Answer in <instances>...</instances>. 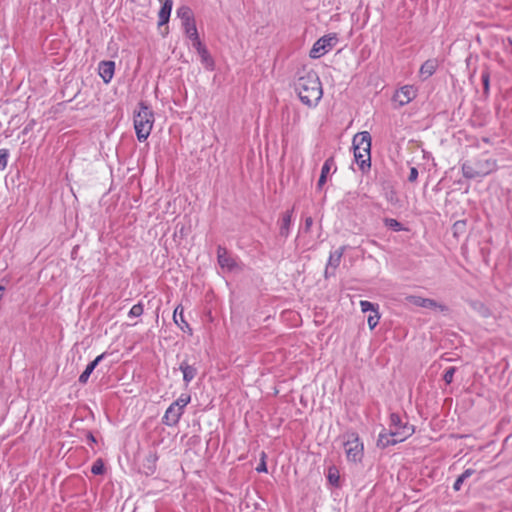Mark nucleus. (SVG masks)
Here are the masks:
<instances>
[{"instance_id": "f704fd0d", "label": "nucleus", "mask_w": 512, "mask_h": 512, "mask_svg": "<svg viewBox=\"0 0 512 512\" xmlns=\"http://www.w3.org/2000/svg\"><path fill=\"white\" fill-rule=\"evenodd\" d=\"M379 318L378 311H376L374 315L368 316L367 323L370 329H374L377 326Z\"/></svg>"}, {"instance_id": "9d476101", "label": "nucleus", "mask_w": 512, "mask_h": 512, "mask_svg": "<svg viewBox=\"0 0 512 512\" xmlns=\"http://www.w3.org/2000/svg\"><path fill=\"white\" fill-rule=\"evenodd\" d=\"M344 250V247H340L339 249L330 253L328 263L325 269V277L334 275L335 269L340 265Z\"/></svg>"}, {"instance_id": "a878e982", "label": "nucleus", "mask_w": 512, "mask_h": 512, "mask_svg": "<svg viewBox=\"0 0 512 512\" xmlns=\"http://www.w3.org/2000/svg\"><path fill=\"white\" fill-rule=\"evenodd\" d=\"M191 396L189 394H181L180 397L171 403L174 407H178L184 412V408L190 403Z\"/></svg>"}, {"instance_id": "39448f33", "label": "nucleus", "mask_w": 512, "mask_h": 512, "mask_svg": "<svg viewBox=\"0 0 512 512\" xmlns=\"http://www.w3.org/2000/svg\"><path fill=\"white\" fill-rule=\"evenodd\" d=\"M415 432L414 428L406 427L401 432H392L389 430H383L377 439V446L379 448H387L388 446L395 445L397 443L403 442L407 438H409Z\"/></svg>"}, {"instance_id": "c756f323", "label": "nucleus", "mask_w": 512, "mask_h": 512, "mask_svg": "<svg viewBox=\"0 0 512 512\" xmlns=\"http://www.w3.org/2000/svg\"><path fill=\"white\" fill-rule=\"evenodd\" d=\"M143 311H144V305L141 302H139L132 306L128 315L130 317H139L143 314Z\"/></svg>"}, {"instance_id": "f8f14e48", "label": "nucleus", "mask_w": 512, "mask_h": 512, "mask_svg": "<svg viewBox=\"0 0 512 512\" xmlns=\"http://www.w3.org/2000/svg\"><path fill=\"white\" fill-rule=\"evenodd\" d=\"M99 75L104 81V83H109L115 71V62L114 61H101L98 66Z\"/></svg>"}, {"instance_id": "1a4fd4ad", "label": "nucleus", "mask_w": 512, "mask_h": 512, "mask_svg": "<svg viewBox=\"0 0 512 512\" xmlns=\"http://www.w3.org/2000/svg\"><path fill=\"white\" fill-rule=\"evenodd\" d=\"M217 260L219 266L229 272L237 266L236 260L229 254L228 250L220 245L217 248Z\"/></svg>"}, {"instance_id": "c03bdc74", "label": "nucleus", "mask_w": 512, "mask_h": 512, "mask_svg": "<svg viewBox=\"0 0 512 512\" xmlns=\"http://www.w3.org/2000/svg\"><path fill=\"white\" fill-rule=\"evenodd\" d=\"M5 291V287L0 285V301L2 300L3 298V292Z\"/></svg>"}, {"instance_id": "f257e3e1", "label": "nucleus", "mask_w": 512, "mask_h": 512, "mask_svg": "<svg viewBox=\"0 0 512 512\" xmlns=\"http://www.w3.org/2000/svg\"><path fill=\"white\" fill-rule=\"evenodd\" d=\"M300 101L308 107H316L323 96V90L318 74L313 71H304L294 84Z\"/></svg>"}, {"instance_id": "72a5a7b5", "label": "nucleus", "mask_w": 512, "mask_h": 512, "mask_svg": "<svg viewBox=\"0 0 512 512\" xmlns=\"http://www.w3.org/2000/svg\"><path fill=\"white\" fill-rule=\"evenodd\" d=\"M406 301L412 305L422 307L424 298L420 296L410 295L406 297Z\"/></svg>"}, {"instance_id": "473e14b6", "label": "nucleus", "mask_w": 512, "mask_h": 512, "mask_svg": "<svg viewBox=\"0 0 512 512\" xmlns=\"http://www.w3.org/2000/svg\"><path fill=\"white\" fill-rule=\"evenodd\" d=\"M360 307H361L362 312H368V311L376 312L377 311V306H375L373 303L366 301V300L360 301Z\"/></svg>"}, {"instance_id": "f03ea898", "label": "nucleus", "mask_w": 512, "mask_h": 512, "mask_svg": "<svg viewBox=\"0 0 512 512\" xmlns=\"http://www.w3.org/2000/svg\"><path fill=\"white\" fill-rule=\"evenodd\" d=\"M497 168L496 160L493 158H477L473 161L467 160L462 163L461 169L463 176L467 179L484 177Z\"/></svg>"}, {"instance_id": "4c0bfd02", "label": "nucleus", "mask_w": 512, "mask_h": 512, "mask_svg": "<svg viewBox=\"0 0 512 512\" xmlns=\"http://www.w3.org/2000/svg\"><path fill=\"white\" fill-rule=\"evenodd\" d=\"M190 40H191V42H192V46H193V48H194L197 52H198V51H200L202 48H204V47H205V45L201 42V40H200L199 36H197V37H196V39H195V38H192V39H190Z\"/></svg>"}, {"instance_id": "7c9ffc66", "label": "nucleus", "mask_w": 512, "mask_h": 512, "mask_svg": "<svg viewBox=\"0 0 512 512\" xmlns=\"http://www.w3.org/2000/svg\"><path fill=\"white\" fill-rule=\"evenodd\" d=\"M9 150L2 148L0 149V170H4L8 164Z\"/></svg>"}, {"instance_id": "37998d69", "label": "nucleus", "mask_w": 512, "mask_h": 512, "mask_svg": "<svg viewBox=\"0 0 512 512\" xmlns=\"http://www.w3.org/2000/svg\"><path fill=\"white\" fill-rule=\"evenodd\" d=\"M87 439L91 442V443H95L96 442V439L94 437V435L92 433H88L87 435Z\"/></svg>"}, {"instance_id": "bb28decb", "label": "nucleus", "mask_w": 512, "mask_h": 512, "mask_svg": "<svg viewBox=\"0 0 512 512\" xmlns=\"http://www.w3.org/2000/svg\"><path fill=\"white\" fill-rule=\"evenodd\" d=\"M384 224L387 228H389L395 232L403 230V225L398 220L393 219V218H385Z\"/></svg>"}, {"instance_id": "f3484780", "label": "nucleus", "mask_w": 512, "mask_h": 512, "mask_svg": "<svg viewBox=\"0 0 512 512\" xmlns=\"http://www.w3.org/2000/svg\"><path fill=\"white\" fill-rule=\"evenodd\" d=\"M173 320L182 331H186L187 329L188 332L192 334V329L190 328L189 324L186 322L184 318V309L181 305H178L175 308L173 313Z\"/></svg>"}, {"instance_id": "cd10ccee", "label": "nucleus", "mask_w": 512, "mask_h": 512, "mask_svg": "<svg viewBox=\"0 0 512 512\" xmlns=\"http://www.w3.org/2000/svg\"><path fill=\"white\" fill-rule=\"evenodd\" d=\"M422 307L428 309L440 308L442 311L446 309L444 305L438 304L435 300L429 298H424Z\"/></svg>"}, {"instance_id": "e433bc0d", "label": "nucleus", "mask_w": 512, "mask_h": 512, "mask_svg": "<svg viewBox=\"0 0 512 512\" xmlns=\"http://www.w3.org/2000/svg\"><path fill=\"white\" fill-rule=\"evenodd\" d=\"M481 80L483 83L484 92L487 93L489 91V80H490V75H489L488 71L482 72Z\"/></svg>"}, {"instance_id": "5701e85b", "label": "nucleus", "mask_w": 512, "mask_h": 512, "mask_svg": "<svg viewBox=\"0 0 512 512\" xmlns=\"http://www.w3.org/2000/svg\"><path fill=\"white\" fill-rule=\"evenodd\" d=\"M327 480L334 487L340 486V474H339V470L336 466H330L328 468Z\"/></svg>"}, {"instance_id": "c9c22d12", "label": "nucleus", "mask_w": 512, "mask_h": 512, "mask_svg": "<svg viewBox=\"0 0 512 512\" xmlns=\"http://www.w3.org/2000/svg\"><path fill=\"white\" fill-rule=\"evenodd\" d=\"M266 453L265 452H262L261 453V459H260V463L258 464V466L256 467V471L258 473H262V472H267V466H266Z\"/></svg>"}, {"instance_id": "412c9836", "label": "nucleus", "mask_w": 512, "mask_h": 512, "mask_svg": "<svg viewBox=\"0 0 512 512\" xmlns=\"http://www.w3.org/2000/svg\"><path fill=\"white\" fill-rule=\"evenodd\" d=\"M176 14L181 19L182 24L195 19L191 8L186 5L177 8Z\"/></svg>"}, {"instance_id": "a19ab883", "label": "nucleus", "mask_w": 512, "mask_h": 512, "mask_svg": "<svg viewBox=\"0 0 512 512\" xmlns=\"http://www.w3.org/2000/svg\"><path fill=\"white\" fill-rule=\"evenodd\" d=\"M475 473L474 469L468 468L460 475L464 480L468 479Z\"/></svg>"}, {"instance_id": "2f4dec72", "label": "nucleus", "mask_w": 512, "mask_h": 512, "mask_svg": "<svg viewBox=\"0 0 512 512\" xmlns=\"http://www.w3.org/2000/svg\"><path fill=\"white\" fill-rule=\"evenodd\" d=\"M456 372V367H448L446 370H445V373L443 375V380L445 381L446 384H451L453 382V377H454V374Z\"/></svg>"}, {"instance_id": "423d86ee", "label": "nucleus", "mask_w": 512, "mask_h": 512, "mask_svg": "<svg viewBox=\"0 0 512 512\" xmlns=\"http://www.w3.org/2000/svg\"><path fill=\"white\" fill-rule=\"evenodd\" d=\"M338 42L337 35L330 33L319 38L310 50L309 56L313 59L320 58L328 53Z\"/></svg>"}, {"instance_id": "ddd939ff", "label": "nucleus", "mask_w": 512, "mask_h": 512, "mask_svg": "<svg viewBox=\"0 0 512 512\" xmlns=\"http://www.w3.org/2000/svg\"><path fill=\"white\" fill-rule=\"evenodd\" d=\"M179 369L183 373V381L185 382L186 386L196 377L198 373V369L194 365L189 364L186 360L181 362Z\"/></svg>"}, {"instance_id": "6ab92c4d", "label": "nucleus", "mask_w": 512, "mask_h": 512, "mask_svg": "<svg viewBox=\"0 0 512 512\" xmlns=\"http://www.w3.org/2000/svg\"><path fill=\"white\" fill-rule=\"evenodd\" d=\"M172 7H173L172 0H165L163 2L162 6L160 8V11L158 13V18H159L158 25L159 26L168 23L170 15H171Z\"/></svg>"}, {"instance_id": "0eeeda50", "label": "nucleus", "mask_w": 512, "mask_h": 512, "mask_svg": "<svg viewBox=\"0 0 512 512\" xmlns=\"http://www.w3.org/2000/svg\"><path fill=\"white\" fill-rule=\"evenodd\" d=\"M354 154L362 153L364 156L371 155V135L368 131L357 133L353 137Z\"/></svg>"}, {"instance_id": "2eb2a0df", "label": "nucleus", "mask_w": 512, "mask_h": 512, "mask_svg": "<svg viewBox=\"0 0 512 512\" xmlns=\"http://www.w3.org/2000/svg\"><path fill=\"white\" fill-rule=\"evenodd\" d=\"M292 214H293V209L287 210L286 212H284L282 214L281 219L279 221V223H280L279 233L284 238H287L290 234Z\"/></svg>"}, {"instance_id": "7ed1b4c3", "label": "nucleus", "mask_w": 512, "mask_h": 512, "mask_svg": "<svg viewBox=\"0 0 512 512\" xmlns=\"http://www.w3.org/2000/svg\"><path fill=\"white\" fill-rule=\"evenodd\" d=\"M154 123V114L144 102L139 103V110L134 114V128L137 139L144 142L150 135Z\"/></svg>"}, {"instance_id": "393cba45", "label": "nucleus", "mask_w": 512, "mask_h": 512, "mask_svg": "<svg viewBox=\"0 0 512 512\" xmlns=\"http://www.w3.org/2000/svg\"><path fill=\"white\" fill-rule=\"evenodd\" d=\"M182 27H183L185 35L189 39H192V38L196 39V37L199 36L198 31H197V27H196V23H195V19L192 20V21L183 23Z\"/></svg>"}, {"instance_id": "4be33fe9", "label": "nucleus", "mask_w": 512, "mask_h": 512, "mask_svg": "<svg viewBox=\"0 0 512 512\" xmlns=\"http://www.w3.org/2000/svg\"><path fill=\"white\" fill-rule=\"evenodd\" d=\"M198 54L200 56L201 63L205 66V68L208 70H213L214 61L207 48H202L200 51H198Z\"/></svg>"}, {"instance_id": "58836bf2", "label": "nucleus", "mask_w": 512, "mask_h": 512, "mask_svg": "<svg viewBox=\"0 0 512 512\" xmlns=\"http://www.w3.org/2000/svg\"><path fill=\"white\" fill-rule=\"evenodd\" d=\"M418 178V170L417 168L415 167H411L410 169V173H409V176H408V181L409 182H415Z\"/></svg>"}, {"instance_id": "b1692460", "label": "nucleus", "mask_w": 512, "mask_h": 512, "mask_svg": "<svg viewBox=\"0 0 512 512\" xmlns=\"http://www.w3.org/2000/svg\"><path fill=\"white\" fill-rule=\"evenodd\" d=\"M355 161L362 172H365L371 166V155L364 156L362 153L354 154Z\"/></svg>"}, {"instance_id": "aec40b11", "label": "nucleus", "mask_w": 512, "mask_h": 512, "mask_svg": "<svg viewBox=\"0 0 512 512\" xmlns=\"http://www.w3.org/2000/svg\"><path fill=\"white\" fill-rule=\"evenodd\" d=\"M437 67H438L437 59H428L421 65L420 74L425 79H427L435 73Z\"/></svg>"}, {"instance_id": "a211bd4d", "label": "nucleus", "mask_w": 512, "mask_h": 512, "mask_svg": "<svg viewBox=\"0 0 512 512\" xmlns=\"http://www.w3.org/2000/svg\"><path fill=\"white\" fill-rule=\"evenodd\" d=\"M406 427L414 428L413 425L409 424L407 421L403 422L400 415L397 413H391L390 415V424L389 429L392 432H401Z\"/></svg>"}, {"instance_id": "6e6552de", "label": "nucleus", "mask_w": 512, "mask_h": 512, "mask_svg": "<svg viewBox=\"0 0 512 512\" xmlns=\"http://www.w3.org/2000/svg\"><path fill=\"white\" fill-rule=\"evenodd\" d=\"M417 94V90L412 85H405L397 90L393 96V101L399 106H404L411 102Z\"/></svg>"}, {"instance_id": "c85d7f7f", "label": "nucleus", "mask_w": 512, "mask_h": 512, "mask_svg": "<svg viewBox=\"0 0 512 512\" xmlns=\"http://www.w3.org/2000/svg\"><path fill=\"white\" fill-rule=\"evenodd\" d=\"M104 470L105 468L102 459H97L91 467V472L94 475H102L104 473Z\"/></svg>"}, {"instance_id": "4468645a", "label": "nucleus", "mask_w": 512, "mask_h": 512, "mask_svg": "<svg viewBox=\"0 0 512 512\" xmlns=\"http://www.w3.org/2000/svg\"><path fill=\"white\" fill-rule=\"evenodd\" d=\"M332 168H334V170H336L335 161H334L333 157H329L328 159H326V161L324 162V164L322 166L321 174H320V177L317 182L318 189H322V187L325 185L327 176L330 173Z\"/></svg>"}, {"instance_id": "ea45409f", "label": "nucleus", "mask_w": 512, "mask_h": 512, "mask_svg": "<svg viewBox=\"0 0 512 512\" xmlns=\"http://www.w3.org/2000/svg\"><path fill=\"white\" fill-rule=\"evenodd\" d=\"M464 479L459 475L456 481L454 482L453 489L455 491H459L461 489L462 484L464 483Z\"/></svg>"}, {"instance_id": "dca6fc26", "label": "nucleus", "mask_w": 512, "mask_h": 512, "mask_svg": "<svg viewBox=\"0 0 512 512\" xmlns=\"http://www.w3.org/2000/svg\"><path fill=\"white\" fill-rule=\"evenodd\" d=\"M106 353H102L98 355L92 362H90L86 369L82 372V374L79 376V383L86 384L91 373L94 371V369L97 367V365L105 358Z\"/></svg>"}, {"instance_id": "20e7f679", "label": "nucleus", "mask_w": 512, "mask_h": 512, "mask_svg": "<svg viewBox=\"0 0 512 512\" xmlns=\"http://www.w3.org/2000/svg\"><path fill=\"white\" fill-rule=\"evenodd\" d=\"M340 438L347 460L354 463L360 462L363 457L364 447L358 433L355 431H346Z\"/></svg>"}, {"instance_id": "a18cd8bd", "label": "nucleus", "mask_w": 512, "mask_h": 512, "mask_svg": "<svg viewBox=\"0 0 512 512\" xmlns=\"http://www.w3.org/2000/svg\"><path fill=\"white\" fill-rule=\"evenodd\" d=\"M508 43L512 46V39L511 38L508 39Z\"/></svg>"}, {"instance_id": "79ce46f5", "label": "nucleus", "mask_w": 512, "mask_h": 512, "mask_svg": "<svg viewBox=\"0 0 512 512\" xmlns=\"http://www.w3.org/2000/svg\"><path fill=\"white\" fill-rule=\"evenodd\" d=\"M312 224H313L312 217H307L305 219V230L308 231L311 228Z\"/></svg>"}, {"instance_id": "9b49d317", "label": "nucleus", "mask_w": 512, "mask_h": 512, "mask_svg": "<svg viewBox=\"0 0 512 512\" xmlns=\"http://www.w3.org/2000/svg\"><path fill=\"white\" fill-rule=\"evenodd\" d=\"M183 411L178 407H174L170 404V406L165 411V414L162 418V422L167 426H175L178 424L181 416L183 415Z\"/></svg>"}]
</instances>
